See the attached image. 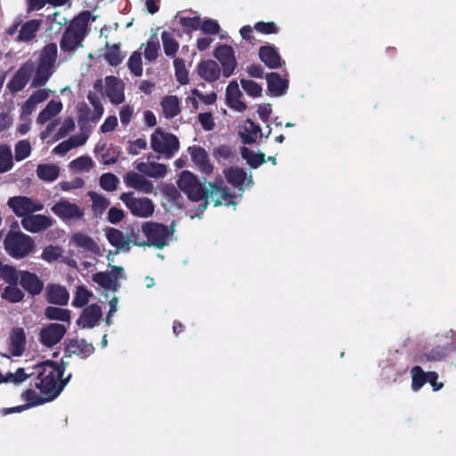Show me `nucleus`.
Instances as JSON below:
<instances>
[{
    "mask_svg": "<svg viewBox=\"0 0 456 456\" xmlns=\"http://www.w3.org/2000/svg\"><path fill=\"white\" fill-rule=\"evenodd\" d=\"M204 179L200 182L198 177L188 170H183L177 180L178 188L186 194L187 198L192 202L203 201L199 209L204 212L208 206V199L214 202L215 207L221 205H234V194L225 185L221 176L215 178L214 182L208 183Z\"/></svg>",
    "mask_w": 456,
    "mask_h": 456,
    "instance_id": "1",
    "label": "nucleus"
},
{
    "mask_svg": "<svg viewBox=\"0 0 456 456\" xmlns=\"http://www.w3.org/2000/svg\"><path fill=\"white\" fill-rule=\"evenodd\" d=\"M58 55V48L55 43L46 44L40 51L37 66L32 61L23 63L14 73L7 84L12 93H18L24 89L35 72L31 86L38 87L45 86L54 72V66Z\"/></svg>",
    "mask_w": 456,
    "mask_h": 456,
    "instance_id": "2",
    "label": "nucleus"
},
{
    "mask_svg": "<svg viewBox=\"0 0 456 456\" xmlns=\"http://www.w3.org/2000/svg\"><path fill=\"white\" fill-rule=\"evenodd\" d=\"M67 362L61 359L58 363L53 360H46L37 366V382L35 387L40 391V394L46 396V399L53 401L65 386L69 383L71 374L62 378Z\"/></svg>",
    "mask_w": 456,
    "mask_h": 456,
    "instance_id": "3",
    "label": "nucleus"
},
{
    "mask_svg": "<svg viewBox=\"0 0 456 456\" xmlns=\"http://www.w3.org/2000/svg\"><path fill=\"white\" fill-rule=\"evenodd\" d=\"M90 12H82L76 16L65 28L60 40L61 51L71 57L74 53L83 47L87 34Z\"/></svg>",
    "mask_w": 456,
    "mask_h": 456,
    "instance_id": "4",
    "label": "nucleus"
},
{
    "mask_svg": "<svg viewBox=\"0 0 456 456\" xmlns=\"http://www.w3.org/2000/svg\"><path fill=\"white\" fill-rule=\"evenodd\" d=\"M5 251L14 258H23L32 252L35 243L33 239L21 232L10 231L4 240Z\"/></svg>",
    "mask_w": 456,
    "mask_h": 456,
    "instance_id": "5",
    "label": "nucleus"
},
{
    "mask_svg": "<svg viewBox=\"0 0 456 456\" xmlns=\"http://www.w3.org/2000/svg\"><path fill=\"white\" fill-rule=\"evenodd\" d=\"M151 146L155 152L171 159L178 151L180 143L178 138L170 133L158 127L151 136Z\"/></svg>",
    "mask_w": 456,
    "mask_h": 456,
    "instance_id": "6",
    "label": "nucleus"
},
{
    "mask_svg": "<svg viewBox=\"0 0 456 456\" xmlns=\"http://www.w3.org/2000/svg\"><path fill=\"white\" fill-rule=\"evenodd\" d=\"M142 232L147 238L146 246L163 248L167 245L168 238L173 234L167 225L159 223L145 222L142 225Z\"/></svg>",
    "mask_w": 456,
    "mask_h": 456,
    "instance_id": "7",
    "label": "nucleus"
},
{
    "mask_svg": "<svg viewBox=\"0 0 456 456\" xmlns=\"http://www.w3.org/2000/svg\"><path fill=\"white\" fill-rule=\"evenodd\" d=\"M119 199L134 216L147 218L154 212V204L151 200L135 198L132 191L122 193Z\"/></svg>",
    "mask_w": 456,
    "mask_h": 456,
    "instance_id": "8",
    "label": "nucleus"
},
{
    "mask_svg": "<svg viewBox=\"0 0 456 456\" xmlns=\"http://www.w3.org/2000/svg\"><path fill=\"white\" fill-rule=\"evenodd\" d=\"M68 326L52 322L45 325L39 332V341L45 347L52 348L61 341L67 333Z\"/></svg>",
    "mask_w": 456,
    "mask_h": 456,
    "instance_id": "9",
    "label": "nucleus"
},
{
    "mask_svg": "<svg viewBox=\"0 0 456 456\" xmlns=\"http://www.w3.org/2000/svg\"><path fill=\"white\" fill-rule=\"evenodd\" d=\"M7 206L19 217H25L44 208L43 204L36 203L26 196L11 197L7 201Z\"/></svg>",
    "mask_w": 456,
    "mask_h": 456,
    "instance_id": "10",
    "label": "nucleus"
},
{
    "mask_svg": "<svg viewBox=\"0 0 456 456\" xmlns=\"http://www.w3.org/2000/svg\"><path fill=\"white\" fill-rule=\"evenodd\" d=\"M51 210L63 221L81 219L85 215L83 208L64 199L56 202Z\"/></svg>",
    "mask_w": 456,
    "mask_h": 456,
    "instance_id": "11",
    "label": "nucleus"
},
{
    "mask_svg": "<svg viewBox=\"0 0 456 456\" xmlns=\"http://www.w3.org/2000/svg\"><path fill=\"white\" fill-rule=\"evenodd\" d=\"M214 56L222 65L224 77H231L237 67V61L232 47L228 45H220L216 48Z\"/></svg>",
    "mask_w": 456,
    "mask_h": 456,
    "instance_id": "12",
    "label": "nucleus"
},
{
    "mask_svg": "<svg viewBox=\"0 0 456 456\" xmlns=\"http://www.w3.org/2000/svg\"><path fill=\"white\" fill-rule=\"evenodd\" d=\"M94 351V345L86 342L84 338H69L65 341L64 357L69 358L72 355H77L86 359L93 354Z\"/></svg>",
    "mask_w": 456,
    "mask_h": 456,
    "instance_id": "13",
    "label": "nucleus"
},
{
    "mask_svg": "<svg viewBox=\"0 0 456 456\" xmlns=\"http://www.w3.org/2000/svg\"><path fill=\"white\" fill-rule=\"evenodd\" d=\"M19 283L31 297L40 295L44 289V281L35 273L27 270L20 271Z\"/></svg>",
    "mask_w": 456,
    "mask_h": 456,
    "instance_id": "14",
    "label": "nucleus"
},
{
    "mask_svg": "<svg viewBox=\"0 0 456 456\" xmlns=\"http://www.w3.org/2000/svg\"><path fill=\"white\" fill-rule=\"evenodd\" d=\"M105 94L112 104L122 103L125 101L123 82L114 76L107 77L105 78Z\"/></svg>",
    "mask_w": 456,
    "mask_h": 456,
    "instance_id": "15",
    "label": "nucleus"
},
{
    "mask_svg": "<svg viewBox=\"0 0 456 456\" xmlns=\"http://www.w3.org/2000/svg\"><path fill=\"white\" fill-rule=\"evenodd\" d=\"M258 57L260 61L269 69H276L284 64L280 53L273 45H266L259 47Z\"/></svg>",
    "mask_w": 456,
    "mask_h": 456,
    "instance_id": "16",
    "label": "nucleus"
},
{
    "mask_svg": "<svg viewBox=\"0 0 456 456\" xmlns=\"http://www.w3.org/2000/svg\"><path fill=\"white\" fill-rule=\"evenodd\" d=\"M45 299L54 305H67L69 300V293L64 286L49 283L45 288Z\"/></svg>",
    "mask_w": 456,
    "mask_h": 456,
    "instance_id": "17",
    "label": "nucleus"
},
{
    "mask_svg": "<svg viewBox=\"0 0 456 456\" xmlns=\"http://www.w3.org/2000/svg\"><path fill=\"white\" fill-rule=\"evenodd\" d=\"M452 349L453 346L451 343L444 346L438 345L429 351L426 349V351L417 354L416 361L420 363L442 361L452 351Z\"/></svg>",
    "mask_w": 456,
    "mask_h": 456,
    "instance_id": "18",
    "label": "nucleus"
},
{
    "mask_svg": "<svg viewBox=\"0 0 456 456\" xmlns=\"http://www.w3.org/2000/svg\"><path fill=\"white\" fill-rule=\"evenodd\" d=\"M22 227L30 232H39L52 225V219L45 215H32L21 219Z\"/></svg>",
    "mask_w": 456,
    "mask_h": 456,
    "instance_id": "19",
    "label": "nucleus"
},
{
    "mask_svg": "<svg viewBox=\"0 0 456 456\" xmlns=\"http://www.w3.org/2000/svg\"><path fill=\"white\" fill-rule=\"evenodd\" d=\"M102 312L100 305L93 304L86 306L77 321L78 326L83 329L93 328L102 318Z\"/></svg>",
    "mask_w": 456,
    "mask_h": 456,
    "instance_id": "20",
    "label": "nucleus"
},
{
    "mask_svg": "<svg viewBox=\"0 0 456 456\" xmlns=\"http://www.w3.org/2000/svg\"><path fill=\"white\" fill-rule=\"evenodd\" d=\"M267 90L271 96L279 97L284 95L289 88V80L282 78L277 72H270L265 77Z\"/></svg>",
    "mask_w": 456,
    "mask_h": 456,
    "instance_id": "21",
    "label": "nucleus"
},
{
    "mask_svg": "<svg viewBox=\"0 0 456 456\" xmlns=\"http://www.w3.org/2000/svg\"><path fill=\"white\" fill-rule=\"evenodd\" d=\"M189 150L191 151V160L200 171L208 175L212 174L214 167L210 163L207 151L200 146H193L189 148Z\"/></svg>",
    "mask_w": 456,
    "mask_h": 456,
    "instance_id": "22",
    "label": "nucleus"
},
{
    "mask_svg": "<svg viewBox=\"0 0 456 456\" xmlns=\"http://www.w3.org/2000/svg\"><path fill=\"white\" fill-rule=\"evenodd\" d=\"M242 94L239 88V85L236 81H231L226 87L225 100L226 104L237 111L242 112L246 110L247 105L240 98Z\"/></svg>",
    "mask_w": 456,
    "mask_h": 456,
    "instance_id": "23",
    "label": "nucleus"
},
{
    "mask_svg": "<svg viewBox=\"0 0 456 456\" xmlns=\"http://www.w3.org/2000/svg\"><path fill=\"white\" fill-rule=\"evenodd\" d=\"M199 76L208 83L215 82L219 79L221 69L213 60H205L199 62L197 66Z\"/></svg>",
    "mask_w": 456,
    "mask_h": 456,
    "instance_id": "24",
    "label": "nucleus"
},
{
    "mask_svg": "<svg viewBox=\"0 0 456 456\" xmlns=\"http://www.w3.org/2000/svg\"><path fill=\"white\" fill-rule=\"evenodd\" d=\"M125 183L128 187L134 188L143 193H151L153 191V184L151 182L147 180L143 175L135 172L127 173L125 177Z\"/></svg>",
    "mask_w": 456,
    "mask_h": 456,
    "instance_id": "25",
    "label": "nucleus"
},
{
    "mask_svg": "<svg viewBox=\"0 0 456 456\" xmlns=\"http://www.w3.org/2000/svg\"><path fill=\"white\" fill-rule=\"evenodd\" d=\"M70 241L77 248H83L95 255H99L101 253L100 246L87 234L76 232L71 236Z\"/></svg>",
    "mask_w": 456,
    "mask_h": 456,
    "instance_id": "26",
    "label": "nucleus"
},
{
    "mask_svg": "<svg viewBox=\"0 0 456 456\" xmlns=\"http://www.w3.org/2000/svg\"><path fill=\"white\" fill-rule=\"evenodd\" d=\"M42 25L41 20H29L26 21L20 30V33L17 37V41L19 42H29L33 40L37 33L39 31L40 27Z\"/></svg>",
    "mask_w": 456,
    "mask_h": 456,
    "instance_id": "27",
    "label": "nucleus"
},
{
    "mask_svg": "<svg viewBox=\"0 0 456 456\" xmlns=\"http://www.w3.org/2000/svg\"><path fill=\"white\" fill-rule=\"evenodd\" d=\"M241 141L244 144H252L256 142L258 135L262 136L261 127L251 119H247L240 131Z\"/></svg>",
    "mask_w": 456,
    "mask_h": 456,
    "instance_id": "28",
    "label": "nucleus"
},
{
    "mask_svg": "<svg viewBox=\"0 0 456 456\" xmlns=\"http://www.w3.org/2000/svg\"><path fill=\"white\" fill-rule=\"evenodd\" d=\"M105 235L109 243L118 250L125 249L128 251L130 249L127 238L126 236L125 237L120 230L113 227L107 228Z\"/></svg>",
    "mask_w": 456,
    "mask_h": 456,
    "instance_id": "29",
    "label": "nucleus"
},
{
    "mask_svg": "<svg viewBox=\"0 0 456 456\" xmlns=\"http://www.w3.org/2000/svg\"><path fill=\"white\" fill-rule=\"evenodd\" d=\"M62 110V103L60 101L51 100L45 109H43L37 118L38 124H45L49 121L52 118L58 115Z\"/></svg>",
    "mask_w": 456,
    "mask_h": 456,
    "instance_id": "30",
    "label": "nucleus"
},
{
    "mask_svg": "<svg viewBox=\"0 0 456 456\" xmlns=\"http://www.w3.org/2000/svg\"><path fill=\"white\" fill-rule=\"evenodd\" d=\"M162 111L166 118L176 117L180 111V104L177 96L167 95L161 100Z\"/></svg>",
    "mask_w": 456,
    "mask_h": 456,
    "instance_id": "31",
    "label": "nucleus"
},
{
    "mask_svg": "<svg viewBox=\"0 0 456 456\" xmlns=\"http://www.w3.org/2000/svg\"><path fill=\"white\" fill-rule=\"evenodd\" d=\"M0 296L3 300L12 304L21 302L25 297L23 291L17 287V284H9L4 288L0 285Z\"/></svg>",
    "mask_w": 456,
    "mask_h": 456,
    "instance_id": "32",
    "label": "nucleus"
},
{
    "mask_svg": "<svg viewBox=\"0 0 456 456\" xmlns=\"http://www.w3.org/2000/svg\"><path fill=\"white\" fill-rule=\"evenodd\" d=\"M45 316L47 320L67 322L70 324L71 312L69 309L49 305L45 309Z\"/></svg>",
    "mask_w": 456,
    "mask_h": 456,
    "instance_id": "33",
    "label": "nucleus"
},
{
    "mask_svg": "<svg viewBox=\"0 0 456 456\" xmlns=\"http://www.w3.org/2000/svg\"><path fill=\"white\" fill-rule=\"evenodd\" d=\"M11 347L13 355L22 354L26 346V336L23 329H14L10 336Z\"/></svg>",
    "mask_w": 456,
    "mask_h": 456,
    "instance_id": "34",
    "label": "nucleus"
},
{
    "mask_svg": "<svg viewBox=\"0 0 456 456\" xmlns=\"http://www.w3.org/2000/svg\"><path fill=\"white\" fill-rule=\"evenodd\" d=\"M137 169L153 178H160L164 177L167 174V167L164 164L161 163H140L137 166Z\"/></svg>",
    "mask_w": 456,
    "mask_h": 456,
    "instance_id": "35",
    "label": "nucleus"
},
{
    "mask_svg": "<svg viewBox=\"0 0 456 456\" xmlns=\"http://www.w3.org/2000/svg\"><path fill=\"white\" fill-rule=\"evenodd\" d=\"M88 196L92 200V210L94 211V216L96 217H101L110 205V201L95 191H89Z\"/></svg>",
    "mask_w": 456,
    "mask_h": 456,
    "instance_id": "36",
    "label": "nucleus"
},
{
    "mask_svg": "<svg viewBox=\"0 0 456 456\" xmlns=\"http://www.w3.org/2000/svg\"><path fill=\"white\" fill-rule=\"evenodd\" d=\"M60 174V168L56 165L39 164L37 167V175L39 179L45 182L55 181Z\"/></svg>",
    "mask_w": 456,
    "mask_h": 456,
    "instance_id": "37",
    "label": "nucleus"
},
{
    "mask_svg": "<svg viewBox=\"0 0 456 456\" xmlns=\"http://www.w3.org/2000/svg\"><path fill=\"white\" fill-rule=\"evenodd\" d=\"M106 52L104 53L105 61L112 67H118L124 59V56L120 53V44L117 43L113 45H110L107 42L105 45Z\"/></svg>",
    "mask_w": 456,
    "mask_h": 456,
    "instance_id": "38",
    "label": "nucleus"
},
{
    "mask_svg": "<svg viewBox=\"0 0 456 456\" xmlns=\"http://www.w3.org/2000/svg\"><path fill=\"white\" fill-rule=\"evenodd\" d=\"M241 157L247 161L251 168H257L263 165L266 159L263 152H255L247 147H242L240 151Z\"/></svg>",
    "mask_w": 456,
    "mask_h": 456,
    "instance_id": "39",
    "label": "nucleus"
},
{
    "mask_svg": "<svg viewBox=\"0 0 456 456\" xmlns=\"http://www.w3.org/2000/svg\"><path fill=\"white\" fill-rule=\"evenodd\" d=\"M93 281L101 287L112 291H117L119 287L118 283L114 281L111 274H109L107 272H98L94 273L93 275Z\"/></svg>",
    "mask_w": 456,
    "mask_h": 456,
    "instance_id": "40",
    "label": "nucleus"
},
{
    "mask_svg": "<svg viewBox=\"0 0 456 456\" xmlns=\"http://www.w3.org/2000/svg\"><path fill=\"white\" fill-rule=\"evenodd\" d=\"M161 39L165 54L168 57H175L179 49L178 41L167 31L161 33Z\"/></svg>",
    "mask_w": 456,
    "mask_h": 456,
    "instance_id": "41",
    "label": "nucleus"
},
{
    "mask_svg": "<svg viewBox=\"0 0 456 456\" xmlns=\"http://www.w3.org/2000/svg\"><path fill=\"white\" fill-rule=\"evenodd\" d=\"M21 398L24 401H26L27 406H28L29 408L42 405L45 403L52 402L51 400L46 399L45 395H43L42 394H41V395H37L36 393V391H34L31 388L26 389L21 394Z\"/></svg>",
    "mask_w": 456,
    "mask_h": 456,
    "instance_id": "42",
    "label": "nucleus"
},
{
    "mask_svg": "<svg viewBox=\"0 0 456 456\" xmlns=\"http://www.w3.org/2000/svg\"><path fill=\"white\" fill-rule=\"evenodd\" d=\"M163 194L170 203L179 208L183 207V199L181 190L177 189L174 184H166L163 188Z\"/></svg>",
    "mask_w": 456,
    "mask_h": 456,
    "instance_id": "43",
    "label": "nucleus"
},
{
    "mask_svg": "<svg viewBox=\"0 0 456 456\" xmlns=\"http://www.w3.org/2000/svg\"><path fill=\"white\" fill-rule=\"evenodd\" d=\"M225 178L233 186L243 184L246 179V172L240 167H229L224 171Z\"/></svg>",
    "mask_w": 456,
    "mask_h": 456,
    "instance_id": "44",
    "label": "nucleus"
},
{
    "mask_svg": "<svg viewBox=\"0 0 456 456\" xmlns=\"http://www.w3.org/2000/svg\"><path fill=\"white\" fill-rule=\"evenodd\" d=\"M13 166L12 151L9 146L0 144V174L8 172Z\"/></svg>",
    "mask_w": 456,
    "mask_h": 456,
    "instance_id": "45",
    "label": "nucleus"
},
{
    "mask_svg": "<svg viewBox=\"0 0 456 456\" xmlns=\"http://www.w3.org/2000/svg\"><path fill=\"white\" fill-rule=\"evenodd\" d=\"M411 388L419 391L426 383L428 372H425L420 366H414L411 370Z\"/></svg>",
    "mask_w": 456,
    "mask_h": 456,
    "instance_id": "46",
    "label": "nucleus"
},
{
    "mask_svg": "<svg viewBox=\"0 0 456 456\" xmlns=\"http://www.w3.org/2000/svg\"><path fill=\"white\" fill-rule=\"evenodd\" d=\"M126 238L128 240V246H130V243H133L135 246L147 247L146 240L143 239L142 228L140 229L138 225H132L128 228Z\"/></svg>",
    "mask_w": 456,
    "mask_h": 456,
    "instance_id": "47",
    "label": "nucleus"
},
{
    "mask_svg": "<svg viewBox=\"0 0 456 456\" xmlns=\"http://www.w3.org/2000/svg\"><path fill=\"white\" fill-rule=\"evenodd\" d=\"M0 278L8 284H18L20 280V271H17L14 266L3 264L0 272Z\"/></svg>",
    "mask_w": 456,
    "mask_h": 456,
    "instance_id": "48",
    "label": "nucleus"
},
{
    "mask_svg": "<svg viewBox=\"0 0 456 456\" xmlns=\"http://www.w3.org/2000/svg\"><path fill=\"white\" fill-rule=\"evenodd\" d=\"M175 75L176 80L181 85H187L189 83L188 70L186 69L184 61L182 58H175L174 61Z\"/></svg>",
    "mask_w": 456,
    "mask_h": 456,
    "instance_id": "49",
    "label": "nucleus"
},
{
    "mask_svg": "<svg viewBox=\"0 0 456 456\" xmlns=\"http://www.w3.org/2000/svg\"><path fill=\"white\" fill-rule=\"evenodd\" d=\"M92 296V292L88 290L85 286H78L75 292L72 305L79 308L84 307L87 305Z\"/></svg>",
    "mask_w": 456,
    "mask_h": 456,
    "instance_id": "50",
    "label": "nucleus"
},
{
    "mask_svg": "<svg viewBox=\"0 0 456 456\" xmlns=\"http://www.w3.org/2000/svg\"><path fill=\"white\" fill-rule=\"evenodd\" d=\"M128 69L135 77L142 75V53L138 51L134 52L127 62Z\"/></svg>",
    "mask_w": 456,
    "mask_h": 456,
    "instance_id": "51",
    "label": "nucleus"
},
{
    "mask_svg": "<svg viewBox=\"0 0 456 456\" xmlns=\"http://www.w3.org/2000/svg\"><path fill=\"white\" fill-rule=\"evenodd\" d=\"M34 374V372L27 373L24 368H19L14 373L8 372L4 376V383L12 382L14 384H20Z\"/></svg>",
    "mask_w": 456,
    "mask_h": 456,
    "instance_id": "52",
    "label": "nucleus"
},
{
    "mask_svg": "<svg viewBox=\"0 0 456 456\" xmlns=\"http://www.w3.org/2000/svg\"><path fill=\"white\" fill-rule=\"evenodd\" d=\"M87 99H88L89 102L92 104V106L94 107V114L91 117V120L95 123L102 116L104 109H103L102 104L101 103V101H100L98 95L95 93L89 92V94L87 95Z\"/></svg>",
    "mask_w": 456,
    "mask_h": 456,
    "instance_id": "53",
    "label": "nucleus"
},
{
    "mask_svg": "<svg viewBox=\"0 0 456 456\" xmlns=\"http://www.w3.org/2000/svg\"><path fill=\"white\" fill-rule=\"evenodd\" d=\"M240 85L246 94L253 98L259 97L262 94V86L251 79H240Z\"/></svg>",
    "mask_w": 456,
    "mask_h": 456,
    "instance_id": "54",
    "label": "nucleus"
},
{
    "mask_svg": "<svg viewBox=\"0 0 456 456\" xmlns=\"http://www.w3.org/2000/svg\"><path fill=\"white\" fill-rule=\"evenodd\" d=\"M99 183L104 191H113L118 187V179L114 174L105 173L101 175Z\"/></svg>",
    "mask_w": 456,
    "mask_h": 456,
    "instance_id": "55",
    "label": "nucleus"
},
{
    "mask_svg": "<svg viewBox=\"0 0 456 456\" xmlns=\"http://www.w3.org/2000/svg\"><path fill=\"white\" fill-rule=\"evenodd\" d=\"M69 166L70 168L78 172L88 171L93 167L94 162L90 157L81 156L72 160Z\"/></svg>",
    "mask_w": 456,
    "mask_h": 456,
    "instance_id": "56",
    "label": "nucleus"
},
{
    "mask_svg": "<svg viewBox=\"0 0 456 456\" xmlns=\"http://www.w3.org/2000/svg\"><path fill=\"white\" fill-rule=\"evenodd\" d=\"M30 143L26 140L19 141L15 145V159L17 161L27 159L30 155Z\"/></svg>",
    "mask_w": 456,
    "mask_h": 456,
    "instance_id": "57",
    "label": "nucleus"
},
{
    "mask_svg": "<svg viewBox=\"0 0 456 456\" xmlns=\"http://www.w3.org/2000/svg\"><path fill=\"white\" fill-rule=\"evenodd\" d=\"M179 23L187 30V32L195 31L200 28L201 20L199 16L181 17L179 19Z\"/></svg>",
    "mask_w": 456,
    "mask_h": 456,
    "instance_id": "58",
    "label": "nucleus"
},
{
    "mask_svg": "<svg viewBox=\"0 0 456 456\" xmlns=\"http://www.w3.org/2000/svg\"><path fill=\"white\" fill-rule=\"evenodd\" d=\"M254 28L264 35L277 34L279 32L278 27L273 21H258L255 24Z\"/></svg>",
    "mask_w": 456,
    "mask_h": 456,
    "instance_id": "59",
    "label": "nucleus"
},
{
    "mask_svg": "<svg viewBox=\"0 0 456 456\" xmlns=\"http://www.w3.org/2000/svg\"><path fill=\"white\" fill-rule=\"evenodd\" d=\"M75 129V122L72 118H67L64 119L61 126L59 128L57 133L54 134V141H58L64 138L69 133Z\"/></svg>",
    "mask_w": 456,
    "mask_h": 456,
    "instance_id": "60",
    "label": "nucleus"
},
{
    "mask_svg": "<svg viewBox=\"0 0 456 456\" xmlns=\"http://www.w3.org/2000/svg\"><path fill=\"white\" fill-rule=\"evenodd\" d=\"M159 43L158 40H149L144 50V57L149 61H155L159 56Z\"/></svg>",
    "mask_w": 456,
    "mask_h": 456,
    "instance_id": "61",
    "label": "nucleus"
},
{
    "mask_svg": "<svg viewBox=\"0 0 456 456\" xmlns=\"http://www.w3.org/2000/svg\"><path fill=\"white\" fill-rule=\"evenodd\" d=\"M200 28L204 34L216 35L220 31V26L216 20L207 19L200 23Z\"/></svg>",
    "mask_w": 456,
    "mask_h": 456,
    "instance_id": "62",
    "label": "nucleus"
},
{
    "mask_svg": "<svg viewBox=\"0 0 456 456\" xmlns=\"http://www.w3.org/2000/svg\"><path fill=\"white\" fill-rule=\"evenodd\" d=\"M198 119L204 130L211 131L214 129L215 122L211 112L200 113Z\"/></svg>",
    "mask_w": 456,
    "mask_h": 456,
    "instance_id": "63",
    "label": "nucleus"
},
{
    "mask_svg": "<svg viewBox=\"0 0 456 456\" xmlns=\"http://www.w3.org/2000/svg\"><path fill=\"white\" fill-rule=\"evenodd\" d=\"M125 217V212L121 208L111 207L107 215V221L112 224H117Z\"/></svg>",
    "mask_w": 456,
    "mask_h": 456,
    "instance_id": "64",
    "label": "nucleus"
}]
</instances>
